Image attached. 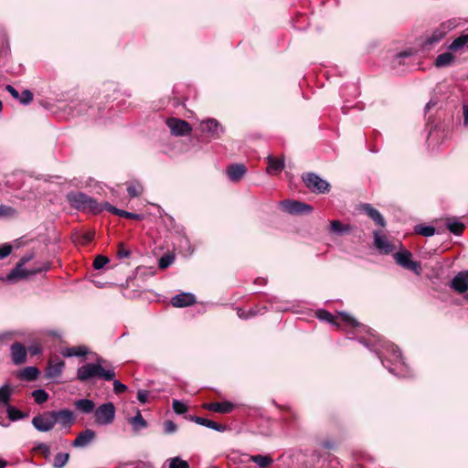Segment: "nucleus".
Instances as JSON below:
<instances>
[{"label": "nucleus", "mask_w": 468, "mask_h": 468, "mask_svg": "<svg viewBox=\"0 0 468 468\" xmlns=\"http://www.w3.org/2000/svg\"><path fill=\"white\" fill-rule=\"evenodd\" d=\"M82 210L90 212L92 214H99L102 212L103 209L107 210L108 212L117 215L122 218H129V219H134V220H142L144 218V216L142 214H136V213H131L128 211H125L123 209L119 208L118 207H80Z\"/></svg>", "instance_id": "3"}, {"label": "nucleus", "mask_w": 468, "mask_h": 468, "mask_svg": "<svg viewBox=\"0 0 468 468\" xmlns=\"http://www.w3.org/2000/svg\"><path fill=\"white\" fill-rule=\"evenodd\" d=\"M31 356H36L41 352V347L38 345L31 346L28 348Z\"/></svg>", "instance_id": "57"}, {"label": "nucleus", "mask_w": 468, "mask_h": 468, "mask_svg": "<svg viewBox=\"0 0 468 468\" xmlns=\"http://www.w3.org/2000/svg\"><path fill=\"white\" fill-rule=\"evenodd\" d=\"M12 251V246L9 244H5L0 247V259H4L7 257Z\"/></svg>", "instance_id": "52"}, {"label": "nucleus", "mask_w": 468, "mask_h": 468, "mask_svg": "<svg viewBox=\"0 0 468 468\" xmlns=\"http://www.w3.org/2000/svg\"><path fill=\"white\" fill-rule=\"evenodd\" d=\"M126 190H127L129 197H135L142 194L143 186L137 182H133L128 185Z\"/></svg>", "instance_id": "34"}, {"label": "nucleus", "mask_w": 468, "mask_h": 468, "mask_svg": "<svg viewBox=\"0 0 468 468\" xmlns=\"http://www.w3.org/2000/svg\"><path fill=\"white\" fill-rule=\"evenodd\" d=\"M167 126L170 128L171 133L176 136H184L190 133L191 125L185 120L169 118L167 119Z\"/></svg>", "instance_id": "7"}, {"label": "nucleus", "mask_w": 468, "mask_h": 468, "mask_svg": "<svg viewBox=\"0 0 468 468\" xmlns=\"http://www.w3.org/2000/svg\"><path fill=\"white\" fill-rule=\"evenodd\" d=\"M5 90L12 95L13 98L18 100L19 92L12 85H6Z\"/></svg>", "instance_id": "56"}, {"label": "nucleus", "mask_w": 468, "mask_h": 468, "mask_svg": "<svg viewBox=\"0 0 468 468\" xmlns=\"http://www.w3.org/2000/svg\"><path fill=\"white\" fill-rule=\"evenodd\" d=\"M415 232L423 237H431L435 234L436 230L431 226L417 225L415 227Z\"/></svg>", "instance_id": "31"}, {"label": "nucleus", "mask_w": 468, "mask_h": 468, "mask_svg": "<svg viewBox=\"0 0 468 468\" xmlns=\"http://www.w3.org/2000/svg\"><path fill=\"white\" fill-rule=\"evenodd\" d=\"M284 211L291 215H303L311 212L312 207H283Z\"/></svg>", "instance_id": "33"}, {"label": "nucleus", "mask_w": 468, "mask_h": 468, "mask_svg": "<svg viewBox=\"0 0 468 468\" xmlns=\"http://www.w3.org/2000/svg\"><path fill=\"white\" fill-rule=\"evenodd\" d=\"M75 407L83 413H90L95 408V404L92 400L83 399L75 401Z\"/></svg>", "instance_id": "27"}, {"label": "nucleus", "mask_w": 468, "mask_h": 468, "mask_svg": "<svg viewBox=\"0 0 468 468\" xmlns=\"http://www.w3.org/2000/svg\"><path fill=\"white\" fill-rule=\"evenodd\" d=\"M32 424L39 431H48L55 426L53 411L35 416Z\"/></svg>", "instance_id": "6"}, {"label": "nucleus", "mask_w": 468, "mask_h": 468, "mask_svg": "<svg viewBox=\"0 0 468 468\" xmlns=\"http://www.w3.org/2000/svg\"><path fill=\"white\" fill-rule=\"evenodd\" d=\"M250 460L257 463L260 468H269L273 463V460L270 455H251Z\"/></svg>", "instance_id": "25"}, {"label": "nucleus", "mask_w": 468, "mask_h": 468, "mask_svg": "<svg viewBox=\"0 0 468 468\" xmlns=\"http://www.w3.org/2000/svg\"><path fill=\"white\" fill-rule=\"evenodd\" d=\"M441 27L444 29L445 33L447 34L449 31L456 27L457 24L454 20H448L446 22L441 23Z\"/></svg>", "instance_id": "51"}, {"label": "nucleus", "mask_w": 468, "mask_h": 468, "mask_svg": "<svg viewBox=\"0 0 468 468\" xmlns=\"http://www.w3.org/2000/svg\"><path fill=\"white\" fill-rule=\"evenodd\" d=\"M340 320L343 324H345L347 326L356 328V327H362L363 325L358 323L354 317L347 314H340Z\"/></svg>", "instance_id": "32"}, {"label": "nucleus", "mask_w": 468, "mask_h": 468, "mask_svg": "<svg viewBox=\"0 0 468 468\" xmlns=\"http://www.w3.org/2000/svg\"><path fill=\"white\" fill-rule=\"evenodd\" d=\"M445 225L447 229L455 235H461L465 228L464 224L456 218H446Z\"/></svg>", "instance_id": "21"}, {"label": "nucleus", "mask_w": 468, "mask_h": 468, "mask_svg": "<svg viewBox=\"0 0 468 468\" xmlns=\"http://www.w3.org/2000/svg\"><path fill=\"white\" fill-rule=\"evenodd\" d=\"M36 271H26L25 270L21 269V264H18L16 266V268L11 271V273L9 274L8 277L10 279H13V278H25L28 274H33Z\"/></svg>", "instance_id": "38"}, {"label": "nucleus", "mask_w": 468, "mask_h": 468, "mask_svg": "<svg viewBox=\"0 0 468 468\" xmlns=\"http://www.w3.org/2000/svg\"><path fill=\"white\" fill-rule=\"evenodd\" d=\"M113 390L116 394H122L127 390V387L119 380L113 381Z\"/></svg>", "instance_id": "50"}, {"label": "nucleus", "mask_w": 468, "mask_h": 468, "mask_svg": "<svg viewBox=\"0 0 468 468\" xmlns=\"http://www.w3.org/2000/svg\"><path fill=\"white\" fill-rule=\"evenodd\" d=\"M16 211L12 207H0V218H8L15 216Z\"/></svg>", "instance_id": "47"}, {"label": "nucleus", "mask_w": 468, "mask_h": 468, "mask_svg": "<svg viewBox=\"0 0 468 468\" xmlns=\"http://www.w3.org/2000/svg\"><path fill=\"white\" fill-rule=\"evenodd\" d=\"M67 199L71 205H97L92 198L82 192H69Z\"/></svg>", "instance_id": "16"}, {"label": "nucleus", "mask_w": 468, "mask_h": 468, "mask_svg": "<svg viewBox=\"0 0 468 468\" xmlns=\"http://www.w3.org/2000/svg\"><path fill=\"white\" fill-rule=\"evenodd\" d=\"M137 399L141 403H145L148 399V392L145 390H139L137 392Z\"/></svg>", "instance_id": "55"}, {"label": "nucleus", "mask_w": 468, "mask_h": 468, "mask_svg": "<svg viewBox=\"0 0 468 468\" xmlns=\"http://www.w3.org/2000/svg\"><path fill=\"white\" fill-rule=\"evenodd\" d=\"M164 429H165V433L170 434V433L175 432L176 431L177 427L174 421L165 420L164 423Z\"/></svg>", "instance_id": "49"}, {"label": "nucleus", "mask_w": 468, "mask_h": 468, "mask_svg": "<svg viewBox=\"0 0 468 468\" xmlns=\"http://www.w3.org/2000/svg\"><path fill=\"white\" fill-rule=\"evenodd\" d=\"M247 172V167L243 164H232L226 169V174L232 182L239 181Z\"/></svg>", "instance_id": "15"}, {"label": "nucleus", "mask_w": 468, "mask_h": 468, "mask_svg": "<svg viewBox=\"0 0 468 468\" xmlns=\"http://www.w3.org/2000/svg\"><path fill=\"white\" fill-rule=\"evenodd\" d=\"M69 459V454L66 452H58L55 456L54 460V467L55 468H62L66 465Z\"/></svg>", "instance_id": "35"}, {"label": "nucleus", "mask_w": 468, "mask_h": 468, "mask_svg": "<svg viewBox=\"0 0 468 468\" xmlns=\"http://www.w3.org/2000/svg\"><path fill=\"white\" fill-rule=\"evenodd\" d=\"M433 106H434V103H433L431 101H430L426 104V106H425V112H428V111H429L431 107H433Z\"/></svg>", "instance_id": "62"}, {"label": "nucleus", "mask_w": 468, "mask_h": 468, "mask_svg": "<svg viewBox=\"0 0 468 468\" xmlns=\"http://www.w3.org/2000/svg\"><path fill=\"white\" fill-rule=\"evenodd\" d=\"M323 447L325 448V449H333L334 448V443L332 441H324L323 442Z\"/></svg>", "instance_id": "61"}, {"label": "nucleus", "mask_w": 468, "mask_h": 468, "mask_svg": "<svg viewBox=\"0 0 468 468\" xmlns=\"http://www.w3.org/2000/svg\"><path fill=\"white\" fill-rule=\"evenodd\" d=\"M411 55H412L411 50H404L402 52L396 54L391 62L392 67L396 68L397 66L402 64V59L409 58Z\"/></svg>", "instance_id": "36"}, {"label": "nucleus", "mask_w": 468, "mask_h": 468, "mask_svg": "<svg viewBox=\"0 0 468 468\" xmlns=\"http://www.w3.org/2000/svg\"><path fill=\"white\" fill-rule=\"evenodd\" d=\"M95 420L100 425H107L113 421L115 417V408L111 402L98 407L94 412Z\"/></svg>", "instance_id": "5"}, {"label": "nucleus", "mask_w": 468, "mask_h": 468, "mask_svg": "<svg viewBox=\"0 0 468 468\" xmlns=\"http://www.w3.org/2000/svg\"><path fill=\"white\" fill-rule=\"evenodd\" d=\"M190 420L199 424V425H203V426H206L207 428H210L212 430H215V431H226V426L224 425H221V424H218L213 420H207V419H205V418H201V417H197V416H192L189 418Z\"/></svg>", "instance_id": "20"}, {"label": "nucleus", "mask_w": 468, "mask_h": 468, "mask_svg": "<svg viewBox=\"0 0 468 468\" xmlns=\"http://www.w3.org/2000/svg\"><path fill=\"white\" fill-rule=\"evenodd\" d=\"M7 414H8V418L11 420H18L24 418V416H25L21 410L16 409L15 407H11V406H9L7 408Z\"/></svg>", "instance_id": "42"}, {"label": "nucleus", "mask_w": 468, "mask_h": 468, "mask_svg": "<svg viewBox=\"0 0 468 468\" xmlns=\"http://www.w3.org/2000/svg\"><path fill=\"white\" fill-rule=\"evenodd\" d=\"M238 314L240 318H247L248 315L245 314V311H242V310H239L238 311Z\"/></svg>", "instance_id": "63"}, {"label": "nucleus", "mask_w": 468, "mask_h": 468, "mask_svg": "<svg viewBox=\"0 0 468 468\" xmlns=\"http://www.w3.org/2000/svg\"><path fill=\"white\" fill-rule=\"evenodd\" d=\"M467 44L468 33H463L449 45L448 50L456 53L462 50L463 48H466Z\"/></svg>", "instance_id": "22"}, {"label": "nucleus", "mask_w": 468, "mask_h": 468, "mask_svg": "<svg viewBox=\"0 0 468 468\" xmlns=\"http://www.w3.org/2000/svg\"><path fill=\"white\" fill-rule=\"evenodd\" d=\"M65 363L58 356H51L46 369L48 378H55L61 375Z\"/></svg>", "instance_id": "9"}, {"label": "nucleus", "mask_w": 468, "mask_h": 468, "mask_svg": "<svg viewBox=\"0 0 468 468\" xmlns=\"http://www.w3.org/2000/svg\"><path fill=\"white\" fill-rule=\"evenodd\" d=\"M96 437L94 431L86 429L81 431L72 441V446L76 448H83L89 445Z\"/></svg>", "instance_id": "13"}, {"label": "nucleus", "mask_w": 468, "mask_h": 468, "mask_svg": "<svg viewBox=\"0 0 468 468\" xmlns=\"http://www.w3.org/2000/svg\"><path fill=\"white\" fill-rule=\"evenodd\" d=\"M446 36V33L443 28L439 26L437 28H435L431 35H429L425 41V46H431L436 43H439L444 37Z\"/></svg>", "instance_id": "23"}, {"label": "nucleus", "mask_w": 468, "mask_h": 468, "mask_svg": "<svg viewBox=\"0 0 468 468\" xmlns=\"http://www.w3.org/2000/svg\"><path fill=\"white\" fill-rule=\"evenodd\" d=\"M396 262L404 269L410 270L420 275L421 272V266L419 261H412V254L410 251L404 250L394 254Z\"/></svg>", "instance_id": "4"}, {"label": "nucleus", "mask_w": 468, "mask_h": 468, "mask_svg": "<svg viewBox=\"0 0 468 468\" xmlns=\"http://www.w3.org/2000/svg\"><path fill=\"white\" fill-rule=\"evenodd\" d=\"M54 423H58L63 428H70L75 421L73 412L69 410L53 411Z\"/></svg>", "instance_id": "11"}, {"label": "nucleus", "mask_w": 468, "mask_h": 468, "mask_svg": "<svg viewBox=\"0 0 468 468\" xmlns=\"http://www.w3.org/2000/svg\"><path fill=\"white\" fill-rule=\"evenodd\" d=\"M318 317L322 320L329 322L337 327L341 326V324L336 321L335 317L327 311H319Z\"/></svg>", "instance_id": "37"}, {"label": "nucleus", "mask_w": 468, "mask_h": 468, "mask_svg": "<svg viewBox=\"0 0 468 468\" xmlns=\"http://www.w3.org/2000/svg\"><path fill=\"white\" fill-rule=\"evenodd\" d=\"M196 303V297L194 294L189 292H182L175 295L171 299V303L174 307L183 308L191 306Z\"/></svg>", "instance_id": "12"}, {"label": "nucleus", "mask_w": 468, "mask_h": 468, "mask_svg": "<svg viewBox=\"0 0 468 468\" xmlns=\"http://www.w3.org/2000/svg\"><path fill=\"white\" fill-rule=\"evenodd\" d=\"M364 208L367 216L371 218L376 222V224L382 228L386 226V221L383 216L376 208L372 207H364Z\"/></svg>", "instance_id": "28"}, {"label": "nucleus", "mask_w": 468, "mask_h": 468, "mask_svg": "<svg viewBox=\"0 0 468 468\" xmlns=\"http://www.w3.org/2000/svg\"><path fill=\"white\" fill-rule=\"evenodd\" d=\"M284 168L282 160L276 159L272 156H268L267 172L271 175H277Z\"/></svg>", "instance_id": "24"}, {"label": "nucleus", "mask_w": 468, "mask_h": 468, "mask_svg": "<svg viewBox=\"0 0 468 468\" xmlns=\"http://www.w3.org/2000/svg\"><path fill=\"white\" fill-rule=\"evenodd\" d=\"M6 466V462L0 459V468H5Z\"/></svg>", "instance_id": "64"}, {"label": "nucleus", "mask_w": 468, "mask_h": 468, "mask_svg": "<svg viewBox=\"0 0 468 468\" xmlns=\"http://www.w3.org/2000/svg\"><path fill=\"white\" fill-rule=\"evenodd\" d=\"M452 289L458 292H464L468 290V271L459 272L451 282Z\"/></svg>", "instance_id": "17"}, {"label": "nucleus", "mask_w": 468, "mask_h": 468, "mask_svg": "<svg viewBox=\"0 0 468 468\" xmlns=\"http://www.w3.org/2000/svg\"><path fill=\"white\" fill-rule=\"evenodd\" d=\"M117 254L121 258H126L130 255V251L124 248L123 244H119Z\"/></svg>", "instance_id": "54"}, {"label": "nucleus", "mask_w": 468, "mask_h": 468, "mask_svg": "<svg viewBox=\"0 0 468 468\" xmlns=\"http://www.w3.org/2000/svg\"><path fill=\"white\" fill-rule=\"evenodd\" d=\"M168 462L169 468H189L188 463L179 457L171 458L168 460Z\"/></svg>", "instance_id": "39"}, {"label": "nucleus", "mask_w": 468, "mask_h": 468, "mask_svg": "<svg viewBox=\"0 0 468 468\" xmlns=\"http://www.w3.org/2000/svg\"><path fill=\"white\" fill-rule=\"evenodd\" d=\"M93 236L94 234L93 233H86L84 234L81 238H82V244H87L89 242H90L93 239Z\"/></svg>", "instance_id": "59"}, {"label": "nucleus", "mask_w": 468, "mask_h": 468, "mask_svg": "<svg viewBox=\"0 0 468 468\" xmlns=\"http://www.w3.org/2000/svg\"><path fill=\"white\" fill-rule=\"evenodd\" d=\"M32 396L37 404H42L48 399V394L43 389L34 390Z\"/></svg>", "instance_id": "40"}, {"label": "nucleus", "mask_w": 468, "mask_h": 468, "mask_svg": "<svg viewBox=\"0 0 468 468\" xmlns=\"http://www.w3.org/2000/svg\"><path fill=\"white\" fill-rule=\"evenodd\" d=\"M61 354L64 356H83L88 354V348L84 346H73L64 349Z\"/></svg>", "instance_id": "26"}, {"label": "nucleus", "mask_w": 468, "mask_h": 468, "mask_svg": "<svg viewBox=\"0 0 468 468\" xmlns=\"http://www.w3.org/2000/svg\"><path fill=\"white\" fill-rule=\"evenodd\" d=\"M203 408L207 410L218 413H229L233 410L234 405L229 401L205 403Z\"/></svg>", "instance_id": "18"}, {"label": "nucleus", "mask_w": 468, "mask_h": 468, "mask_svg": "<svg viewBox=\"0 0 468 468\" xmlns=\"http://www.w3.org/2000/svg\"><path fill=\"white\" fill-rule=\"evenodd\" d=\"M94 377H99L104 380H112L115 377L112 368H104L100 364L88 363L78 368L77 378L84 382Z\"/></svg>", "instance_id": "1"}, {"label": "nucleus", "mask_w": 468, "mask_h": 468, "mask_svg": "<svg viewBox=\"0 0 468 468\" xmlns=\"http://www.w3.org/2000/svg\"><path fill=\"white\" fill-rule=\"evenodd\" d=\"M278 205L281 206H302L305 205L303 202L298 200H291V199H282L278 202Z\"/></svg>", "instance_id": "53"}, {"label": "nucleus", "mask_w": 468, "mask_h": 468, "mask_svg": "<svg viewBox=\"0 0 468 468\" xmlns=\"http://www.w3.org/2000/svg\"><path fill=\"white\" fill-rule=\"evenodd\" d=\"M463 125L467 126L468 125V106L465 104L463 106Z\"/></svg>", "instance_id": "58"}, {"label": "nucleus", "mask_w": 468, "mask_h": 468, "mask_svg": "<svg viewBox=\"0 0 468 468\" xmlns=\"http://www.w3.org/2000/svg\"><path fill=\"white\" fill-rule=\"evenodd\" d=\"M39 375V370L36 367H27L20 372L22 379L31 381L35 380Z\"/></svg>", "instance_id": "29"}, {"label": "nucleus", "mask_w": 468, "mask_h": 468, "mask_svg": "<svg viewBox=\"0 0 468 468\" xmlns=\"http://www.w3.org/2000/svg\"><path fill=\"white\" fill-rule=\"evenodd\" d=\"M201 129L204 133H207L212 139L220 138L221 134L224 133V127L220 124V122L213 118L202 121Z\"/></svg>", "instance_id": "8"}, {"label": "nucleus", "mask_w": 468, "mask_h": 468, "mask_svg": "<svg viewBox=\"0 0 468 468\" xmlns=\"http://www.w3.org/2000/svg\"><path fill=\"white\" fill-rule=\"evenodd\" d=\"M454 61L455 56L453 52L448 50L447 52L438 55L433 64L436 68H445L452 66Z\"/></svg>", "instance_id": "19"}, {"label": "nucleus", "mask_w": 468, "mask_h": 468, "mask_svg": "<svg viewBox=\"0 0 468 468\" xmlns=\"http://www.w3.org/2000/svg\"><path fill=\"white\" fill-rule=\"evenodd\" d=\"M11 357L12 361L16 365H20L26 362L27 358V350L26 347L16 342L11 346Z\"/></svg>", "instance_id": "14"}, {"label": "nucleus", "mask_w": 468, "mask_h": 468, "mask_svg": "<svg viewBox=\"0 0 468 468\" xmlns=\"http://www.w3.org/2000/svg\"><path fill=\"white\" fill-rule=\"evenodd\" d=\"M38 449L41 450L45 453H48L49 452V447L48 445H46V444H40L38 446Z\"/></svg>", "instance_id": "60"}, {"label": "nucleus", "mask_w": 468, "mask_h": 468, "mask_svg": "<svg viewBox=\"0 0 468 468\" xmlns=\"http://www.w3.org/2000/svg\"><path fill=\"white\" fill-rule=\"evenodd\" d=\"M374 244L380 252L388 254L395 250V246L388 240V237L379 231L374 232Z\"/></svg>", "instance_id": "10"}, {"label": "nucleus", "mask_w": 468, "mask_h": 468, "mask_svg": "<svg viewBox=\"0 0 468 468\" xmlns=\"http://www.w3.org/2000/svg\"><path fill=\"white\" fill-rule=\"evenodd\" d=\"M129 422L136 431L144 429L147 426L146 421L144 420L139 410H137V413L134 417L130 419Z\"/></svg>", "instance_id": "30"}, {"label": "nucleus", "mask_w": 468, "mask_h": 468, "mask_svg": "<svg viewBox=\"0 0 468 468\" xmlns=\"http://www.w3.org/2000/svg\"><path fill=\"white\" fill-rule=\"evenodd\" d=\"M18 100L22 104H29L33 101V93L29 90H25L21 95L19 94Z\"/></svg>", "instance_id": "44"}, {"label": "nucleus", "mask_w": 468, "mask_h": 468, "mask_svg": "<svg viewBox=\"0 0 468 468\" xmlns=\"http://www.w3.org/2000/svg\"><path fill=\"white\" fill-rule=\"evenodd\" d=\"M302 179L305 186L313 193L323 195L328 193L331 189L330 184L315 173H304Z\"/></svg>", "instance_id": "2"}, {"label": "nucleus", "mask_w": 468, "mask_h": 468, "mask_svg": "<svg viewBox=\"0 0 468 468\" xmlns=\"http://www.w3.org/2000/svg\"><path fill=\"white\" fill-rule=\"evenodd\" d=\"M331 229L335 233H344L349 230V226H344L340 221L334 220L331 222Z\"/></svg>", "instance_id": "43"}, {"label": "nucleus", "mask_w": 468, "mask_h": 468, "mask_svg": "<svg viewBox=\"0 0 468 468\" xmlns=\"http://www.w3.org/2000/svg\"><path fill=\"white\" fill-rule=\"evenodd\" d=\"M10 387L8 385H5L0 388V403H3L5 405L8 404V401L10 399Z\"/></svg>", "instance_id": "41"}, {"label": "nucleus", "mask_w": 468, "mask_h": 468, "mask_svg": "<svg viewBox=\"0 0 468 468\" xmlns=\"http://www.w3.org/2000/svg\"><path fill=\"white\" fill-rule=\"evenodd\" d=\"M173 410L177 414H183L187 411V406L184 404L183 402L175 399L173 401Z\"/></svg>", "instance_id": "48"}, {"label": "nucleus", "mask_w": 468, "mask_h": 468, "mask_svg": "<svg viewBox=\"0 0 468 468\" xmlns=\"http://www.w3.org/2000/svg\"><path fill=\"white\" fill-rule=\"evenodd\" d=\"M174 260H175V258L172 255H169V254L164 255L159 260V268L166 269L168 266H170L173 263Z\"/></svg>", "instance_id": "46"}, {"label": "nucleus", "mask_w": 468, "mask_h": 468, "mask_svg": "<svg viewBox=\"0 0 468 468\" xmlns=\"http://www.w3.org/2000/svg\"><path fill=\"white\" fill-rule=\"evenodd\" d=\"M108 262H109V260L107 257L102 256V255H98L93 261V268L95 270H100V269L103 268Z\"/></svg>", "instance_id": "45"}]
</instances>
